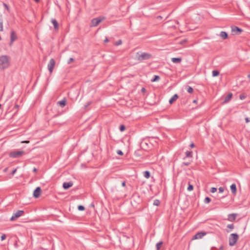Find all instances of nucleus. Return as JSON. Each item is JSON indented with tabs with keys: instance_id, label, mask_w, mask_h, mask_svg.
Wrapping results in <instances>:
<instances>
[{
	"instance_id": "obj_1",
	"label": "nucleus",
	"mask_w": 250,
	"mask_h": 250,
	"mask_svg": "<svg viewBox=\"0 0 250 250\" xmlns=\"http://www.w3.org/2000/svg\"><path fill=\"white\" fill-rule=\"evenodd\" d=\"M152 58V56L151 54L141 51L137 52L135 56V59L140 62L149 60Z\"/></svg>"
},
{
	"instance_id": "obj_2",
	"label": "nucleus",
	"mask_w": 250,
	"mask_h": 250,
	"mask_svg": "<svg viewBox=\"0 0 250 250\" xmlns=\"http://www.w3.org/2000/svg\"><path fill=\"white\" fill-rule=\"evenodd\" d=\"M9 57L7 55H2L0 57V69L3 70L7 68L9 64Z\"/></svg>"
},
{
	"instance_id": "obj_3",
	"label": "nucleus",
	"mask_w": 250,
	"mask_h": 250,
	"mask_svg": "<svg viewBox=\"0 0 250 250\" xmlns=\"http://www.w3.org/2000/svg\"><path fill=\"white\" fill-rule=\"evenodd\" d=\"M239 238V235L237 233H231L229 237V245L234 246Z\"/></svg>"
},
{
	"instance_id": "obj_4",
	"label": "nucleus",
	"mask_w": 250,
	"mask_h": 250,
	"mask_svg": "<svg viewBox=\"0 0 250 250\" xmlns=\"http://www.w3.org/2000/svg\"><path fill=\"white\" fill-rule=\"evenodd\" d=\"M105 19L104 17H99L93 19L91 21L90 27H95Z\"/></svg>"
},
{
	"instance_id": "obj_5",
	"label": "nucleus",
	"mask_w": 250,
	"mask_h": 250,
	"mask_svg": "<svg viewBox=\"0 0 250 250\" xmlns=\"http://www.w3.org/2000/svg\"><path fill=\"white\" fill-rule=\"evenodd\" d=\"M25 153L23 150L13 151L9 153V156L11 158H19Z\"/></svg>"
},
{
	"instance_id": "obj_6",
	"label": "nucleus",
	"mask_w": 250,
	"mask_h": 250,
	"mask_svg": "<svg viewBox=\"0 0 250 250\" xmlns=\"http://www.w3.org/2000/svg\"><path fill=\"white\" fill-rule=\"evenodd\" d=\"M24 212L23 210H18L16 213H14L12 216L10 218L11 221H14L18 218L22 216L24 214Z\"/></svg>"
},
{
	"instance_id": "obj_7",
	"label": "nucleus",
	"mask_w": 250,
	"mask_h": 250,
	"mask_svg": "<svg viewBox=\"0 0 250 250\" xmlns=\"http://www.w3.org/2000/svg\"><path fill=\"white\" fill-rule=\"evenodd\" d=\"M55 65V61L54 59H51L49 61V63L47 65L48 69L50 73L53 72L54 66Z\"/></svg>"
},
{
	"instance_id": "obj_8",
	"label": "nucleus",
	"mask_w": 250,
	"mask_h": 250,
	"mask_svg": "<svg viewBox=\"0 0 250 250\" xmlns=\"http://www.w3.org/2000/svg\"><path fill=\"white\" fill-rule=\"evenodd\" d=\"M243 31V30L237 26H231L232 34L234 35H240Z\"/></svg>"
},
{
	"instance_id": "obj_9",
	"label": "nucleus",
	"mask_w": 250,
	"mask_h": 250,
	"mask_svg": "<svg viewBox=\"0 0 250 250\" xmlns=\"http://www.w3.org/2000/svg\"><path fill=\"white\" fill-rule=\"evenodd\" d=\"M17 39V36L16 34V32L12 30L10 34V42L9 43L10 46H11L14 41H15Z\"/></svg>"
},
{
	"instance_id": "obj_10",
	"label": "nucleus",
	"mask_w": 250,
	"mask_h": 250,
	"mask_svg": "<svg viewBox=\"0 0 250 250\" xmlns=\"http://www.w3.org/2000/svg\"><path fill=\"white\" fill-rule=\"evenodd\" d=\"M42 189L39 187H37L34 191L33 196L35 198H38L40 197Z\"/></svg>"
},
{
	"instance_id": "obj_11",
	"label": "nucleus",
	"mask_w": 250,
	"mask_h": 250,
	"mask_svg": "<svg viewBox=\"0 0 250 250\" xmlns=\"http://www.w3.org/2000/svg\"><path fill=\"white\" fill-rule=\"evenodd\" d=\"M206 234L205 232H199L193 236L192 240L201 239Z\"/></svg>"
},
{
	"instance_id": "obj_12",
	"label": "nucleus",
	"mask_w": 250,
	"mask_h": 250,
	"mask_svg": "<svg viewBox=\"0 0 250 250\" xmlns=\"http://www.w3.org/2000/svg\"><path fill=\"white\" fill-rule=\"evenodd\" d=\"M73 185V183L72 181H70L69 182H64L63 183L62 187L64 189H68L70 187H71Z\"/></svg>"
},
{
	"instance_id": "obj_13",
	"label": "nucleus",
	"mask_w": 250,
	"mask_h": 250,
	"mask_svg": "<svg viewBox=\"0 0 250 250\" xmlns=\"http://www.w3.org/2000/svg\"><path fill=\"white\" fill-rule=\"evenodd\" d=\"M57 104L61 107H64L66 104V99L64 98L62 101L57 102Z\"/></svg>"
},
{
	"instance_id": "obj_14",
	"label": "nucleus",
	"mask_w": 250,
	"mask_h": 250,
	"mask_svg": "<svg viewBox=\"0 0 250 250\" xmlns=\"http://www.w3.org/2000/svg\"><path fill=\"white\" fill-rule=\"evenodd\" d=\"M51 22L53 24L55 30L56 31H58L59 29V23L57 20L55 19H52L51 20Z\"/></svg>"
},
{
	"instance_id": "obj_15",
	"label": "nucleus",
	"mask_w": 250,
	"mask_h": 250,
	"mask_svg": "<svg viewBox=\"0 0 250 250\" xmlns=\"http://www.w3.org/2000/svg\"><path fill=\"white\" fill-rule=\"evenodd\" d=\"M236 216L237 214L235 213L229 214L228 215V220L229 221L233 222L235 221Z\"/></svg>"
},
{
	"instance_id": "obj_16",
	"label": "nucleus",
	"mask_w": 250,
	"mask_h": 250,
	"mask_svg": "<svg viewBox=\"0 0 250 250\" xmlns=\"http://www.w3.org/2000/svg\"><path fill=\"white\" fill-rule=\"evenodd\" d=\"M179 98V96L177 94H175L169 100V103L171 104L176 101Z\"/></svg>"
},
{
	"instance_id": "obj_17",
	"label": "nucleus",
	"mask_w": 250,
	"mask_h": 250,
	"mask_svg": "<svg viewBox=\"0 0 250 250\" xmlns=\"http://www.w3.org/2000/svg\"><path fill=\"white\" fill-rule=\"evenodd\" d=\"M219 36L223 39L226 40L228 38V34L225 31H221Z\"/></svg>"
},
{
	"instance_id": "obj_18",
	"label": "nucleus",
	"mask_w": 250,
	"mask_h": 250,
	"mask_svg": "<svg viewBox=\"0 0 250 250\" xmlns=\"http://www.w3.org/2000/svg\"><path fill=\"white\" fill-rule=\"evenodd\" d=\"M230 190L233 194L235 195L237 191L236 186L235 184H232L230 187Z\"/></svg>"
},
{
	"instance_id": "obj_19",
	"label": "nucleus",
	"mask_w": 250,
	"mask_h": 250,
	"mask_svg": "<svg viewBox=\"0 0 250 250\" xmlns=\"http://www.w3.org/2000/svg\"><path fill=\"white\" fill-rule=\"evenodd\" d=\"M232 97V94L231 93H229L224 99V103H228Z\"/></svg>"
},
{
	"instance_id": "obj_20",
	"label": "nucleus",
	"mask_w": 250,
	"mask_h": 250,
	"mask_svg": "<svg viewBox=\"0 0 250 250\" xmlns=\"http://www.w3.org/2000/svg\"><path fill=\"white\" fill-rule=\"evenodd\" d=\"M171 61L173 63H180L182 61L181 58H171Z\"/></svg>"
},
{
	"instance_id": "obj_21",
	"label": "nucleus",
	"mask_w": 250,
	"mask_h": 250,
	"mask_svg": "<svg viewBox=\"0 0 250 250\" xmlns=\"http://www.w3.org/2000/svg\"><path fill=\"white\" fill-rule=\"evenodd\" d=\"M186 157L187 158H192V151H187L185 153Z\"/></svg>"
},
{
	"instance_id": "obj_22",
	"label": "nucleus",
	"mask_w": 250,
	"mask_h": 250,
	"mask_svg": "<svg viewBox=\"0 0 250 250\" xmlns=\"http://www.w3.org/2000/svg\"><path fill=\"white\" fill-rule=\"evenodd\" d=\"M144 176L145 178L148 179L150 177V173L149 171H145L144 172Z\"/></svg>"
},
{
	"instance_id": "obj_23",
	"label": "nucleus",
	"mask_w": 250,
	"mask_h": 250,
	"mask_svg": "<svg viewBox=\"0 0 250 250\" xmlns=\"http://www.w3.org/2000/svg\"><path fill=\"white\" fill-rule=\"evenodd\" d=\"M163 244V241H160L159 242L157 243L156 245V250H160V248L161 247V246L162 245V244Z\"/></svg>"
},
{
	"instance_id": "obj_24",
	"label": "nucleus",
	"mask_w": 250,
	"mask_h": 250,
	"mask_svg": "<svg viewBox=\"0 0 250 250\" xmlns=\"http://www.w3.org/2000/svg\"><path fill=\"white\" fill-rule=\"evenodd\" d=\"M160 79V77L158 75H155L154 77L151 79V81L152 82H155L158 81Z\"/></svg>"
},
{
	"instance_id": "obj_25",
	"label": "nucleus",
	"mask_w": 250,
	"mask_h": 250,
	"mask_svg": "<svg viewBox=\"0 0 250 250\" xmlns=\"http://www.w3.org/2000/svg\"><path fill=\"white\" fill-rule=\"evenodd\" d=\"M219 74V72L218 70H214L212 72V75L213 77H216L218 76Z\"/></svg>"
},
{
	"instance_id": "obj_26",
	"label": "nucleus",
	"mask_w": 250,
	"mask_h": 250,
	"mask_svg": "<svg viewBox=\"0 0 250 250\" xmlns=\"http://www.w3.org/2000/svg\"><path fill=\"white\" fill-rule=\"evenodd\" d=\"M186 89H187V91L189 93H192L193 91V89L190 86H188V85L187 86Z\"/></svg>"
},
{
	"instance_id": "obj_27",
	"label": "nucleus",
	"mask_w": 250,
	"mask_h": 250,
	"mask_svg": "<svg viewBox=\"0 0 250 250\" xmlns=\"http://www.w3.org/2000/svg\"><path fill=\"white\" fill-rule=\"evenodd\" d=\"M3 30V21L2 19L0 18V31H2Z\"/></svg>"
},
{
	"instance_id": "obj_28",
	"label": "nucleus",
	"mask_w": 250,
	"mask_h": 250,
	"mask_svg": "<svg viewBox=\"0 0 250 250\" xmlns=\"http://www.w3.org/2000/svg\"><path fill=\"white\" fill-rule=\"evenodd\" d=\"M211 201V199L208 197H206L205 199H204V203L206 204H208Z\"/></svg>"
},
{
	"instance_id": "obj_29",
	"label": "nucleus",
	"mask_w": 250,
	"mask_h": 250,
	"mask_svg": "<svg viewBox=\"0 0 250 250\" xmlns=\"http://www.w3.org/2000/svg\"><path fill=\"white\" fill-rule=\"evenodd\" d=\"M160 204V202L159 200L156 199L153 202V205L158 206Z\"/></svg>"
},
{
	"instance_id": "obj_30",
	"label": "nucleus",
	"mask_w": 250,
	"mask_h": 250,
	"mask_svg": "<svg viewBox=\"0 0 250 250\" xmlns=\"http://www.w3.org/2000/svg\"><path fill=\"white\" fill-rule=\"evenodd\" d=\"M187 189L188 190V191H191L193 189V185L190 184L189 183L188 184V188H187Z\"/></svg>"
},
{
	"instance_id": "obj_31",
	"label": "nucleus",
	"mask_w": 250,
	"mask_h": 250,
	"mask_svg": "<svg viewBox=\"0 0 250 250\" xmlns=\"http://www.w3.org/2000/svg\"><path fill=\"white\" fill-rule=\"evenodd\" d=\"M78 209L80 211H83L85 209V208L82 205H79L78 207Z\"/></svg>"
},
{
	"instance_id": "obj_32",
	"label": "nucleus",
	"mask_w": 250,
	"mask_h": 250,
	"mask_svg": "<svg viewBox=\"0 0 250 250\" xmlns=\"http://www.w3.org/2000/svg\"><path fill=\"white\" fill-rule=\"evenodd\" d=\"M119 129H120V130L121 132H123V131H125V126L124 125H121L120 126Z\"/></svg>"
},
{
	"instance_id": "obj_33",
	"label": "nucleus",
	"mask_w": 250,
	"mask_h": 250,
	"mask_svg": "<svg viewBox=\"0 0 250 250\" xmlns=\"http://www.w3.org/2000/svg\"><path fill=\"white\" fill-rule=\"evenodd\" d=\"M91 104V102H87L86 104L84 106V109H86Z\"/></svg>"
},
{
	"instance_id": "obj_34",
	"label": "nucleus",
	"mask_w": 250,
	"mask_h": 250,
	"mask_svg": "<svg viewBox=\"0 0 250 250\" xmlns=\"http://www.w3.org/2000/svg\"><path fill=\"white\" fill-rule=\"evenodd\" d=\"M191 162V161H189V162H184L182 163V165L188 166L190 164Z\"/></svg>"
},
{
	"instance_id": "obj_35",
	"label": "nucleus",
	"mask_w": 250,
	"mask_h": 250,
	"mask_svg": "<svg viewBox=\"0 0 250 250\" xmlns=\"http://www.w3.org/2000/svg\"><path fill=\"white\" fill-rule=\"evenodd\" d=\"M227 228L229 229H234V226L233 224H231L228 225Z\"/></svg>"
},
{
	"instance_id": "obj_36",
	"label": "nucleus",
	"mask_w": 250,
	"mask_h": 250,
	"mask_svg": "<svg viewBox=\"0 0 250 250\" xmlns=\"http://www.w3.org/2000/svg\"><path fill=\"white\" fill-rule=\"evenodd\" d=\"M122 43V41L121 40H118L115 43V45L116 46L121 45Z\"/></svg>"
},
{
	"instance_id": "obj_37",
	"label": "nucleus",
	"mask_w": 250,
	"mask_h": 250,
	"mask_svg": "<svg viewBox=\"0 0 250 250\" xmlns=\"http://www.w3.org/2000/svg\"><path fill=\"white\" fill-rule=\"evenodd\" d=\"M217 191V188H214V187H212L210 189V192L211 193H214L216 191Z\"/></svg>"
},
{
	"instance_id": "obj_38",
	"label": "nucleus",
	"mask_w": 250,
	"mask_h": 250,
	"mask_svg": "<svg viewBox=\"0 0 250 250\" xmlns=\"http://www.w3.org/2000/svg\"><path fill=\"white\" fill-rule=\"evenodd\" d=\"M74 59L73 58H69V59L67 61V63L68 64H70L72 62H74Z\"/></svg>"
},
{
	"instance_id": "obj_39",
	"label": "nucleus",
	"mask_w": 250,
	"mask_h": 250,
	"mask_svg": "<svg viewBox=\"0 0 250 250\" xmlns=\"http://www.w3.org/2000/svg\"><path fill=\"white\" fill-rule=\"evenodd\" d=\"M6 237V235L4 234H2L0 237V239L1 241H3L5 239Z\"/></svg>"
},
{
	"instance_id": "obj_40",
	"label": "nucleus",
	"mask_w": 250,
	"mask_h": 250,
	"mask_svg": "<svg viewBox=\"0 0 250 250\" xmlns=\"http://www.w3.org/2000/svg\"><path fill=\"white\" fill-rule=\"evenodd\" d=\"M218 189H219V192L220 193H222L224 191V188L223 187H220Z\"/></svg>"
},
{
	"instance_id": "obj_41",
	"label": "nucleus",
	"mask_w": 250,
	"mask_h": 250,
	"mask_svg": "<svg viewBox=\"0 0 250 250\" xmlns=\"http://www.w3.org/2000/svg\"><path fill=\"white\" fill-rule=\"evenodd\" d=\"M3 5L4 6V7L5 8V9H6L8 11H9V6H8V5L5 3H3Z\"/></svg>"
},
{
	"instance_id": "obj_42",
	"label": "nucleus",
	"mask_w": 250,
	"mask_h": 250,
	"mask_svg": "<svg viewBox=\"0 0 250 250\" xmlns=\"http://www.w3.org/2000/svg\"><path fill=\"white\" fill-rule=\"evenodd\" d=\"M117 153L118 154H119L120 155H123V152L121 150H117Z\"/></svg>"
},
{
	"instance_id": "obj_43",
	"label": "nucleus",
	"mask_w": 250,
	"mask_h": 250,
	"mask_svg": "<svg viewBox=\"0 0 250 250\" xmlns=\"http://www.w3.org/2000/svg\"><path fill=\"white\" fill-rule=\"evenodd\" d=\"M245 121L246 123H248L250 122V118L246 117L245 118Z\"/></svg>"
},
{
	"instance_id": "obj_44",
	"label": "nucleus",
	"mask_w": 250,
	"mask_h": 250,
	"mask_svg": "<svg viewBox=\"0 0 250 250\" xmlns=\"http://www.w3.org/2000/svg\"><path fill=\"white\" fill-rule=\"evenodd\" d=\"M126 185V182L125 181H124L122 182V186L123 187H125Z\"/></svg>"
},
{
	"instance_id": "obj_45",
	"label": "nucleus",
	"mask_w": 250,
	"mask_h": 250,
	"mask_svg": "<svg viewBox=\"0 0 250 250\" xmlns=\"http://www.w3.org/2000/svg\"><path fill=\"white\" fill-rule=\"evenodd\" d=\"M16 171L17 169H15L14 170H13L11 172V174L13 175L16 173Z\"/></svg>"
},
{
	"instance_id": "obj_46",
	"label": "nucleus",
	"mask_w": 250,
	"mask_h": 250,
	"mask_svg": "<svg viewBox=\"0 0 250 250\" xmlns=\"http://www.w3.org/2000/svg\"><path fill=\"white\" fill-rule=\"evenodd\" d=\"M189 146L191 148H193L195 146V145L193 143H192Z\"/></svg>"
},
{
	"instance_id": "obj_47",
	"label": "nucleus",
	"mask_w": 250,
	"mask_h": 250,
	"mask_svg": "<svg viewBox=\"0 0 250 250\" xmlns=\"http://www.w3.org/2000/svg\"><path fill=\"white\" fill-rule=\"evenodd\" d=\"M245 97L244 96H243V95H241L240 96V99H241V100H243V99H245Z\"/></svg>"
},
{
	"instance_id": "obj_48",
	"label": "nucleus",
	"mask_w": 250,
	"mask_h": 250,
	"mask_svg": "<svg viewBox=\"0 0 250 250\" xmlns=\"http://www.w3.org/2000/svg\"><path fill=\"white\" fill-rule=\"evenodd\" d=\"M109 41V40L107 39V38H106L104 40V42H108Z\"/></svg>"
},
{
	"instance_id": "obj_49",
	"label": "nucleus",
	"mask_w": 250,
	"mask_h": 250,
	"mask_svg": "<svg viewBox=\"0 0 250 250\" xmlns=\"http://www.w3.org/2000/svg\"><path fill=\"white\" fill-rule=\"evenodd\" d=\"M33 171L34 172H36L37 171V169L36 168V167H34L33 169Z\"/></svg>"
},
{
	"instance_id": "obj_50",
	"label": "nucleus",
	"mask_w": 250,
	"mask_h": 250,
	"mask_svg": "<svg viewBox=\"0 0 250 250\" xmlns=\"http://www.w3.org/2000/svg\"><path fill=\"white\" fill-rule=\"evenodd\" d=\"M142 92H144L146 91V89L144 87H143L141 89Z\"/></svg>"
},
{
	"instance_id": "obj_51",
	"label": "nucleus",
	"mask_w": 250,
	"mask_h": 250,
	"mask_svg": "<svg viewBox=\"0 0 250 250\" xmlns=\"http://www.w3.org/2000/svg\"><path fill=\"white\" fill-rule=\"evenodd\" d=\"M193 103L196 104L197 103V99L194 100L193 101Z\"/></svg>"
},
{
	"instance_id": "obj_52",
	"label": "nucleus",
	"mask_w": 250,
	"mask_h": 250,
	"mask_svg": "<svg viewBox=\"0 0 250 250\" xmlns=\"http://www.w3.org/2000/svg\"><path fill=\"white\" fill-rule=\"evenodd\" d=\"M157 19H162V17L161 16H159L157 17Z\"/></svg>"
},
{
	"instance_id": "obj_53",
	"label": "nucleus",
	"mask_w": 250,
	"mask_h": 250,
	"mask_svg": "<svg viewBox=\"0 0 250 250\" xmlns=\"http://www.w3.org/2000/svg\"><path fill=\"white\" fill-rule=\"evenodd\" d=\"M36 2H39L40 0H34Z\"/></svg>"
},
{
	"instance_id": "obj_54",
	"label": "nucleus",
	"mask_w": 250,
	"mask_h": 250,
	"mask_svg": "<svg viewBox=\"0 0 250 250\" xmlns=\"http://www.w3.org/2000/svg\"><path fill=\"white\" fill-rule=\"evenodd\" d=\"M220 249H221V250H223V246H221V247H220Z\"/></svg>"
},
{
	"instance_id": "obj_55",
	"label": "nucleus",
	"mask_w": 250,
	"mask_h": 250,
	"mask_svg": "<svg viewBox=\"0 0 250 250\" xmlns=\"http://www.w3.org/2000/svg\"><path fill=\"white\" fill-rule=\"evenodd\" d=\"M248 77L250 79V74L248 75Z\"/></svg>"
},
{
	"instance_id": "obj_56",
	"label": "nucleus",
	"mask_w": 250,
	"mask_h": 250,
	"mask_svg": "<svg viewBox=\"0 0 250 250\" xmlns=\"http://www.w3.org/2000/svg\"><path fill=\"white\" fill-rule=\"evenodd\" d=\"M7 169V168H5L4 169V171H6Z\"/></svg>"
},
{
	"instance_id": "obj_57",
	"label": "nucleus",
	"mask_w": 250,
	"mask_h": 250,
	"mask_svg": "<svg viewBox=\"0 0 250 250\" xmlns=\"http://www.w3.org/2000/svg\"><path fill=\"white\" fill-rule=\"evenodd\" d=\"M1 105L0 104V108H1Z\"/></svg>"
}]
</instances>
